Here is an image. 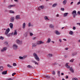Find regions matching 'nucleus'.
<instances>
[{"mask_svg":"<svg viewBox=\"0 0 80 80\" xmlns=\"http://www.w3.org/2000/svg\"><path fill=\"white\" fill-rule=\"evenodd\" d=\"M9 32H10V29L9 28H8L6 30V31L5 32V34L7 37H10V34H8V33H9Z\"/></svg>","mask_w":80,"mask_h":80,"instance_id":"obj_1","label":"nucleus"},{"mask_svg":"<svg viewBox=\"0 0 80 80\" xmlns=\"http://www.w3.org/2000/svg\"><path fill=\"white\" fill-rule=\"evenodd\" d=\"M33 56L34 57V58L36 60H38V61H39L40 59L37 56V54L36 53H34L33 54Z\"/></svg>","mask_w":80,"mask_h":80,"instance_id":"obj_2","label":"nucleus"},{"mask_svg":"<svg viewBox=\"0 0 80 80\" xmlns=\"http://www.w3.org/2000/svg\"><path fill=\"white\" fill-rule=\"evenodd\" d=\"M72 14L73 15V18H75V16L77 15V12L76 10H74L72 13Z\"/></svg>","mask_w":80,"mask_h":80,"instance_id":"obj_3","label":"nucleus"},{"mask_svg":"<svg viewBox=\"0 0 80 80\" xmlns=\"http://www.w3.org/2000/svg\"><path fill=\"white\" fill-rule=\"evenodd\" d=\"M17 47H18V46L16 44H14L13 45V48L14 50H17Z\"/></svg>","mask_w":80,"mask_h":80,"instance_id":"obj_4","label":"nucleus"},{"mask_svg":"<svg viewBox=\"0 0 80 80\" xmlns=\"http://www.w3.org/2000/svg\"><path fill=\"white\" fill-rule=\"evenodd\" d=\"M16 43L18 44H22V42L19 40H18L16 41Z\"/></svg>","mask_w":80,"mask_h":80,"instance_id":"obj_5","label":"nucleus"},{"mask_svg":"<svg viewBox=\"0 0 80 80\" xmlns=\"http://www.w3.org/2000/svg\"><path fill=\"white\" fill-rule=\"evenodd\" d=\"M7 49V47H3L2 49L1 52H3L4 51H5Z\"/></svg>","mask_w":80,"mask_h":80,"instance_id":"obj_6","label":"nucleus"},{"mask_svg":"<svg viewBox=\"0 0 80 80\" xmlns=\"http://www.w3.org/2000/svg\"><path fill=\"white\" fill-rule=\"evenodd\" d=\"M15 20V18L14 17H12L11 18L10 21L11 22H13Z\"/></svg>","mask_w":80,"mask_h":80,"instance_id":"obj_7","label":"nucleus"},{"mask_svg":"<svg viewBox=\"0 0 80 80\" xmlns=\"http://www.w3.org/2000/svg\"><path fill=\"white\" fill-rule=\"evenodd\" d=\"M9 26L10 27V28H13V23H10L9 24Z\"/></svg>","mask_w":80,"mask_h":80,"instance_id":"obj_8","label":"nucleus"},{"mask_svg":"<svg viewBox=\"0 0 80 80\" xmlns=\"http://www.w3.org/2000/svg\"><path fill=\"white\" fill-rule=\"evenodd\" d=\"M69 70L71 71L72 73H74V71L72 67H71L70 68Z\"/></svg>","mask_w":80,"mask_h":80,"instance_id":"obj_9","label":"nucleus"},{"mask_svg":"<svg viewBox=\"0 0 80 80\" xmlns=\"http://www.w3.org/2000/svg\"><path fill=\"white\" fill-rule=\"evenodd\" d=\"M16 18L18 20V19H20V15H17L16 16Z\"/></svg>","mask_w":80,"mask_h":80,"instance_id":"obj_10","label":"nucleus"},{"mask_svg":"<svg viewBox=\"0 0 80 80\" xmlns=\"http://www.w3.org/2000/svg\"><path fill=\"white\" fill-rule=\"evenodd\" d=\"M43 43V42L42 41H39L38 42L37 44L38 45H40V44H42V43Z\"/></svg>","mask_w":80,"mask_h":80,"instance_id":"obj_11","label":"nucleus"},{"mask_svg":"<svg viewBox=\"0 0 80 80\" xmlns=\"http://www.w3.org/2000/svg\"><path fill=\"white\" fill-rule=\"evenodd\" d=\"M28 68H31V69H32L33 68V67H32V66H31L30 65H28L27 66Z\"/></svg>","mask_w":80,"mask_h":80,"instance_id":"obj_12","label":"nucleus"},{"mask_svg":"<svg viewBox=\"0 0 80 80\" xmlns=\"http://www.w3.org/2000/svg\"><path fill=\"white\" fill-rule=\"evenodd\" d=\"M66 67L67 68H70V66H69L68 65V63H67L66 64Z\"/></svg>","mask_w":80,"mask_h":80,"instance_id":"obj_13","label":"nucleus"},{"mask_svg":"<svg viewBox=\"0 0 80 80\" xmlns=\"http://www.w3.org/2000/svg\"><path fill=\"white\" fill-rule=\"evenodd\" d=\"M62 3L63 5H66V3H67V0H64L62 2Z\"/></svg>","mask_w":80,"mask_h":80,"instance_id":"obj_14","label":"nucleus"},{"mask_svg":"<svg viewBox=\"0 0 80 80\" xmlns=\"http://www.w3.org/2000/svg\"><path fill=\"white\" fill-rule=\"evenodd\" d=\"M48 58H50L52 57V54H49L48 55Z\"/></svg>","mask_w":80,"mask_h":80,"instance_id":"obj_15","label":"nucleus"},{"mask_svg":"<svg viewBox=\"0 0 80 80\" xmlns=\"http://www.w3.org/2000/svg\"><path fill=\"white\" fill-rule=\"evenodd\" d=\"M25 25H26L25 23H24L22 25V28L24 29V28H25Z\"/></svg>","mask_w":80,"mask_h":80,"instance_id":"obj_16","label":"nucleus"},{"mask_svg":"<svg viewBox=\"0 0 80 80\" xmlns=\"http://www.w3.org/2000/svg\"><path fill=\"white\" fill-rule=\"evenodd\" d=\"M15 5H10L8 6V8H10L11 7H15Z\"/></svg>","mask_w":80,"mask_h":80,"instance_id":"obj_17","label":"nucleus"},{"mask_svg":"<svg viewBox=\"0 0 80 80\" xmlns=\"http://www.w3.org/2000/svg\"><path fill=\"white\" fill-rule=\"evenodd\" d=\"M55 33L57 35H60V32H58V31H55Z\"/></svg>","mask_w":80,"mask_h":80,"instance_id":"obj_18","label":"nucleus"},{"mask_svg":"<svg viewBox=\"0 0 80 80\" xmlns=\"http://www.w3.org/2000/svg\"><path fill=\"white\" fill-rule=\"evenodd\" d=\"M39 8L41 9H43V8H44V6L43 5L40 6L39 7Z\"/></svg>","mask_w":80,"mask_h":80,"instance_id":"obj_19","label":"nucleus"},{"mask_svg":"<svg viewBox=\"0 0 80 80\" xmlns=\"http://www.w3.org/2000/svg\"><path fill=\"white\" fill-rule=\"evenodd\" d=\"M3 67L2 66H0V71H3Z\"/></svg>","mask_w":80,"mask_h":80,"instance_id":"obj_20","label":"nucleus"},{"mask_svg":"<svg viewBox=\"0 0 80 80\" xmlns=\"http://www.w3.org/2000/svg\"><path fill=\"white\" fill-rule=\"evenodd\" d=\"M56 5H57V3L54 4L52 6V7L53 8H54V7H56Z\"/></svg>","mask_w":80,"mask_h":80,"instance_id":"obj_21","label":"nucleus"},{"mask_svg":"<svg viewBox=\"0 0 80 80\" xmlns=\"http://www.w3.org/2000/svg\"><path fill=\"white\" fill-rule=\"evenodd\" d=\"M7 71L3 72H2V75H6L7 73Z\"/></svg>","mask_w":80,"mask_h":80,"instance_id":"obj_22","label":"nucleus"},{"mask_svg":"<svg viewBox=\"0 0 80 80\" xmlns=\"http://www.w3.org/2000/svg\"><path fill=\"white\" fill-rule=\"evenodd\" d=\"M50 42H51V39H50V38H49L48 40V41H47L46 42L47 43H50Z\"/></svg>","mask_w":80,"mask_h":80,"instance_id":"obj_23","label":"nucleus"},{"mask_svg":"<svg viewBox=\"0 0 80 80\" xmlns=\"http://www.w3.org/2000/svg\"><path fill=\"white\" fill-rule=\"evenodd\" d=\"M44 18L45 20H49V19L48 18V17H47V16H45Z\"/></svg>","mask_w":80,"mask_h":80,"instance_id":"obj_24","label":"nucleus"},{"mask_svg":"<svg viewBox=\"0 0 80 80\" xmlns=\"http://www.w3.org/2000/svg\"><path fill=\"white\" fill-rule=\"evenodd\" d=\"M32 46L33 47H37V45L35 44L32 43Z\"/></svg>","mask_w":80,"mask_h":80,"instance_id":"obj_25","label":"nucleus"},{"mask_svg":"<svg viewBox=\"0 0 80 80\" xmlns=\"http://www.w3.org/2000/svg\"><path fill=\"white\" fill-rule=\"evenodd\" d=\"M17 31L15 30L14 31V33H13V35H17Z\"/></svg>","mask_w":80,"mask_h":80,"instance_id":"obj_26","label":"nucleus"},{"mask_svg":"<svg viewBox=\"0 0 80 80\" xmlns=\"http://www.w3.org/2000/svg\"><path fill=\"white\" fill-rule=\"evenodd\" d=\"M68 14V12H66L65 13H64V17H66V16H67V15Z\"/></svg>","mask_w":80,"mask_h":80,"instance_id":"obj_27","label":"nucleus"},{"mask_svg":"<svg viewBox=\"0 0 80 80\" xmlns=\"http://www.w3.org/2000/svg\"><path fill=\"white\" fill-rule=\"evenodd\" d=\"M8 67L9 68H12V67L11 66V65L9 64L8 65Z\"/></svg>","mask_w":80,"mask_h":80,"instance_id":"obj_28","label":"nucleus"},{"mask_svg":"<svg viewBox=\"0 0 80 80\" xmlns=\"http://www.w3.org/2000/svg\"><path fill=\"white\" fill-rule=\"evenodd\" d=\"M54 27V26H53V25H50V26H49V28H53Z\"/></svg>","mask_w":80,"mask_h":80,"instance_id":"obj_29","label":"nucleus"},{"mask_svg":"<svg viewBox=\"0 0 80 80\" xmlns=\"http://www.w3.org/2000/svg\"><path fill=\"white\" fill-rule=\"evenodd\" d=\"M33 63H35V65H38V63H37V62L35 61L33 62Z\"/></svg>","mask_w":80,"mask_h":80,"instance_id":"obj_30","label":"nucleus"},{"mask_svg":"<svg viewBox=\"0 0 80 80\" xmlns=\"http://www.w3.org/2000/svg\"><path fill=\"white\" fill-rule=\"evenodd\" d=\"M9 12L10 13H14V11H10Z\"/></svg>","mask_w":80,"mask_h":80,"instance_id":"obj_31","label":"nucleus"},{"mask_svg":"<svg viewBox=\"0 0 80 80\" xmlns=\"http://www.w3.org/2000/svg\"><path fill=\"white\" fill-rule=\"evenodd\" d=\"M69 33L70 35H73V32L72 31H71Z\"/></svg>","mask_w":80,"mask_h":80,"instance_id":"obj_32","label":"nucleus"},{"mask_svg":"<svg viewBox=\"0 0 80 80\" xmlns=\"http://www.w3.org/2000/svg\"><path fill=\"white\" fill-rule=\"evenodd\" d=\"M4 38L3 37H2V36L0 37V39L1 40H3Z\"/></svg>","mask_w":80,"mask_h":80,"instance_id":"obj_33","label":"nucleus"},{"mask_svg":"<svg viewBox=\"0 0 80 80\" xmlns=\"http://www.w3.org/2000/svg\"><path fill=\"white\" fill-rule=\"evenodd\" d=\"M52 74L54 75L55 74V72L54 71H53L52 72Z\"/></svg>","mask_w":80,"mask_h":80,"instance_id":"obj_34","label":"nucleus"},{"mask_svg":"<svg viewBox=\"0 0 80 80\" xmlns=\"http://www.w3.org/2000/svg\"><path fill=\"white\" fill-rule=\"evenodd\" d=\"M13 65L14 67H15V66H16V65H17V64H16V63H14L13 64Z\"/></svg>","mask_w":80,"mask_h":80,"instance_id":"obj_35","label":"nucleus"},{"mask_svg":"<svg viewBox=\"0 0 80 80\" xmlns=\"http://www.w3.org/2000/svg\"><path fill=\"white\" fill-rule=\"evenodd\" d=\"M19 58L20 59H23V57H22L20 56L19 57Z\"/></svg>","mask_w":80,"mask_h":80,"instance_id":"obj_36","label":"nucleus"},{"mask_svg":"<svg viewBox=\"0 0 80 80\" xmlns=\"http://www.w3.org/2000/svg\"><path fill=\"white\" fill-rule=\"evenodd\" d=\"M23 58H26V57H27V55H24L23 56V57H22Z\"/></svg>","mask_w":80,"mask_h":80,"instance_id":"obj_37","label":"nucleus"},{"mask_svg":"<svg viewBox=\"0 0 80 80\" xmlns=\"http://www.w3.org/2000/svg\"><path fill=\"white\" fill-rule=\"evenodd\" d=\"M73 61H74V60L73 59H71V60H70L69 61V62H73Z\"/></svg>","mask_w":80,"mask_h":80,"instance_id":"obj_38","label":"nucleus"},{"mask_svg":"<svg viewBox=\"0 0 80 80\" xmlns=\"http://www.w3.org/2000/svg\"><path fill=\"white\" fill-rule=\"evenodd\" d=\"M73 80H78V78H74L73 79Z\"/></svg>","mask_w":80,"mask_h":80,"instance_id":"obj_39","label":"nucleus"},{"mask_svg":"<svg viewBox=\"0 0 80 80\" xmlns=\"http://www.w3.org/2000/svg\"><path fill=\"white\" fill-rule=\"evenodd\" d=\"M15 74H16V73L15 72H14L12 74V76H14V75H15Z\"/></svg>","mask_w":80,"mask_h":80,"instance_id":"obj_40","label":"nucleus"},{"mask_svg":"<svg viewBox=\"0 0 80 80\" xmlns=\"http://www.w3.org/2000/svg\"><path fill=\"white\" fill-rule=\"evenodd\" d=\"M29 34H30V36H33V33H32L31 32H30L29 33Z\"/></svg>","mask_w":80,"mask_h":80,"instance_id":"obj_41","label":"nucleus"},{"mask_svg":"<svg viewBox=\"0 0 80 80\" xmlns=\"http://www.w3.org/2000/svg\"><path fill=\"white\" fill-rule=\"evenodd\" d=\"M61 10H62V11H64L65 9H64V8H61Z\"/></svg>","mask_w":80,"mask_h":80,"instance_id":"obj_42","label":"nucleus"},{"mask_svg":"<svg viewBox=\"0 0 80 80\" xmlns=\"http://www.w3.org/2000/svg\"><path fill=\"white\" fill-rule=\"evenodd\" d=\"M12 35H13V33H9V35L10 36V37H11V36H12Z\"/></svg>","mask_w":80,"mask_h":80,"instance_id":"obj_43","label":"nucleus"},{"mask_svg":"<svg viewBox=\"0 0 80 80\" xmlns=\"http://www.w3.org/2000/svg\"><path fill=\"white\" fill-rule=\"evenodd\" d=\"M5 44H6V45H8V42H7L6 41L5 42Z\"/></svg>","mask_w":80,"mask_h":80,"instance_id":"obj_44","label":"nucleus"},{"mask_svg":"<svg viewBox=\"0 0 80 80\" xmlns=\"http://www.w3.org/2000/svg\"><path fill=\"white\" fill-rule=\"evenodd\" d=\"M31 25V23H29L28 24V26L29 27H30V26Z\"/></svg>","mask_w":80,"mask_h":80,"instance_id":"obj_45","label":"nucleus"},{"mask_svg":"<svg viewBox=\"0 0 80 80\" xmlns=\"http://www.w3.org/2000/svg\"><path fill=\"white\" fill-rule=\"evenodd\" d=\"M77 14L78 15H80V12L79 11L77 12Z\"/></svg>","mask_w":80,"mask_h":80,"instance_id":"obj_46","label":"nucleus"},{"mask_svg":"<svg viewBox=\"0 0 80 80\" xmlns=\"http://www.w3.org/2000/svg\"><path fill=\"white\" fill-rule=\"evenodd\" d=\"M73 30H75L76 29V28H75V27H73Z\"/></svg>","mask_w":80,"mask_h":80,"instance_id":"obj_47","label":"nucleus"},{"mask_svg":"<svg viewBox=\"0 0 80 80\" xmlns=\"http://www.w3.org/2000/svg\"><path fill=\"white\" fill-rule=\"evenodd\" d=\"M76 54H77V52H75V53H74L73 54V56H74V55H76Z\"/></svg>","mask_w":80,"mask_h":80,"instance_id":"obj_48","label":"nucleus"},{"mask_svg":"<svg viewBox=\"0 0 80 80\" xmlns=\"http://www.w3.org/2000/svg\"><path fill=\"white\" fill-rule=\"evenodd\" d=\"M14 2H17V3H18V1L17 0H14Z\"/></svg>","mask_w":80,"mask_h":80,"instance_id":"obj_49","label":"nucleus"},{"mask_svg":"<svg viewBox=\"0 0 80 80\" xmlns=\"http://www.w3.org/2000/svg\"><path fill=\"white\" fill-rule=\"evenodd\" d=\"M79 4H80V0H79V2L77 3V5H79Z\"/></svg>","mask_w":80,"mask_h":80,"instance_id":"obj_50","label":"nucleus"},{"mask_svg":"<svg viewBox=\"0 0 80 80\" xmlns=\"http://www.w3.org/2000/svg\"><path fill=\"white\" fill-rule=\"evenodd\" d=\"M46 78H50V77L48 76H46Z\"/></svg>","mask_w":80,"mask_h":80,"instance_id":"obj_51","label":"nucleus"},{"mask_svg":"<svg viewBox=\"0 0 80 80\" xmlns=\"http://www.w3.org/2000/svg\"><path fill=\"white\" fill-rule=\"evenodd\" d=\"M8 80H13V79L11 78H9V79H8Z\"/></svg>","mask_w":80,"mask_h":80,"instance_id":"obj_52","label":"nucleus"},{"mask_svg":"<svg viewBox=\"0 0 80 80\" xmlns=\"http://www.w3.org/2000/svg\"><path fill=\"white\" fill-rule=\"evenodd\" d=\"M58 74L59 75V74H60V71H58Z\"/></svg>","mask_w":80,"mask_h":80,"instance_id":"obj_53","label":"nucleus"},{"mask_svg":"<svg viewBox=\"0 0 80 80\" xmlns=\"http://www.w3.org/2000/svg\"><path fill=\"white\" fill-rule=\"evenodd\" d=\"M65 49L66 50H68V48H66Z\"/></svg>","mask_w":80,"mask_h":80,"instance_id":"obj_54","label":"nucleus"},{"mask_svg":"<svg viewBox=\"0 0 80 80\" xmlns=\"http://www.w3.org/2000/svg\"><path fill=\"white\" fill-rule=\"evenodd\" d=\"M59 41L60 42H62V40H61V39H59Z\"/></svg>","mask_w":80,"mask_h":80,"instance_id":"obj_55","label":"nucleus"},{"mask_svg":"<svg viewBox=\"0 0 80 80\" xmlns=\"http://www.w3.org/2000/svg\"><path fill=\"white\" fill-rule=\"evenodd\" d=\"M35 38H36V37H35V38H32V40H35Z\"/></svg>","mask_w":80,"mask_h":80,"instance_id":"obj_56","label":"nucleus"},{"mask_svg":"<svg viewBox=\"0 0 80 80\" xmlns=\"http://www.w3.org/2000/svg\"><path fill=\"white\" fill-rule=\"evenodd\" d=\"M77 24L78 25H79V26H80V23H77Z\"/></svg>","mask_w":80,"mask_h":80,"instance_id":"obj_57","label":"nucleus"},{"mask_svg":"<svg viewBox=\"0 0 80 80\" xmlns=\"http://www.w3.org/2000/svg\"><path fill=\"white\" fill-rule=\"evenodd\" d=\"M54 65H56V64H57V63L56 62H55L53 64Z\"/></svg>","mask_w":80,"mask_h":80,"instance_id":"obj_58","label":"nucleus"},{"mask_svg":"<svg viewBox=\"0 0 80 80\" xmlns=\"http://www.w3.org/2000/svg\"><path fill=\"white\" fill-rule=\"evenodd\" d=\"M56 17H59V15L58 14H57L56 15Z\"/></svg>","mask_w":80,"mask_h":80,"instance_id":"obj_59","label":"nucleus"},{"mask_svg":"<svg viewBox=\"0 0 80 80\" xmlns=\"http://www.w3.org/2000/svg\"><path fill=\"white\" fill-rule=\"evenodd\" d=\"M64 57H65V58H67V56L66 55H65Z\"/></svg>","mask_w":80,"mask_h":80,"instance_id":"obj_60","label":"nucleus"},{"mask_svg":"<svg viewBox=\"0 0 80 80\" xmlns=\"http://www.w3.org/2000/svg\"><path fill=\"white\" fill-rule=\"evenodd\" d=\"M61 75H64V74L63 73H61Z\"/></svg>","mask_w":80,"mask_h":80,"instance_id":"obj_61","label":"nucleus"},{"mask_svg":"<svg viewBox=\"0 0 80 80\" xmlns=\"http://www.w3.org/2000/svg\"><path fill=\"white\" fill-rule=\"evenodd\" d=\"M63 40H64V41H67V39H63Z\"/></svg>","mask_w":80,"mask_h":80,"instance_id":"obj_62","label":"nucleus"},{"mask_svg":"<svg viewBox=\"0 0 80 80\" xmlns=\"http://www.w3.org/2000/svg\"><path fill=\"white\" fill-rule=\"evenodd\" d=\"M72 3H73V2H71V3H70V5H72Z\"/></svg>","mask_w":80,"mask_h":80,"instance_id":"obj_63","label":"nucleus"},{"mask_svg":"<svg viewBox=\"0 0 80 80\" xmlns=\"http://www.w3.org/2000/svg\"><path fill=\"white\" fill-rule=\"evenodd\" d=\"M68 78V76H67L66 77V78Z\"/></svg>","mask_w":80,"mask_h":80,"instance_id":"obj_64","label":"nucleus"}]
</instances>
